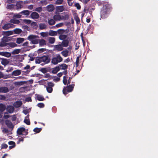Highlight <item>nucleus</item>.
I'll use <instances>...</instances> for the list:
<instances>
[{"label": "nucleus", "instance_id": "obj_7", "mask_svg": "<svg viewBox=\"0 0 158 158\" xmlns=\"http://www.w3.org/2000/svg\"><path fill=\"white\" fill-rule=\"evenodd\" d=\"M5 123L6 125L10 128L13 129L14 127V125L10 120L8 119L5 121Z\"/></svg>", "mask_w": 158, "mask_h": 158}, {"label": "nucleus", "instance_id": "obj_9", "mask_svg": "<svg viewBox=\"0 0 158 158\" xmlns=\"http://www.w3.org/2000/svg\"><path fill=\"white\" fill-rule=\"evenodd\" d=\"M30 16L32 19H38L39 17V15L37 12H34L31 13Z\"/></svg>", "mask_w": 158, "mask_h": 158}, {"label": "nucleus", "instance_id": "obj_13", "mask_svg": "<svg viewBox=\"0 0 158 158\" xmlns=\"http://www.w3.org/2000/svg\"><path fill=\"white\" fill-rule=\"evenodd\" d=\"M0 55L7 57H9L11 56V54L8 52H0Z\"/></svg>", "mask_w": 158, "mask_h": 158}, {"label": "nucleus", "instance_id": "obj_26", "mask_svg": "<svg viewBox=\"0 0 158 158\" xmlns=\"http://www.w3.org/2000/svg\"><path fill=\"white\" fill-rule=\"evenodd\" d=\"M6 109V106L5 105L2 103L0 104V111L2 112L4 111Z\"/></svg>", "mask_w": 158, "mask_h": 158}, {"label": "nucleus", "instance_id": "obj_58", "mask_svg": "<svg viewBox=\"0 0 158 158\" xmlns=\"http://www.w3.org/2000/svg\"><path fill=\"white\" fill-rule=\"evenodd\" d=\"M24 22L27 24L31 23V21L29 19H25L23 20Z\"/></svg>", "mask_w": 158, "mask_h": 158}, {"label": "nucleus", "instance_id": "obj_56", "mask_svg": "<svg viewBox=\"0 0 158 158\" xmlns=\"http://www.w3.org/2000/svg\"><path fill=\"white\" fill-rule=\"evenodd\" d=\"M48 9L49 11H52L54 10V7L52 5L48 6Z\"/></svg>", "mask_w": 158, "mask_h": 158}, {"label": "nucleus", "instance_id": "obj_36", "mask_svg": "<svg viewBox=\"0 0 158 158\" xmlns=\"http://www.w3.org/2000/svg\"><path fill=\"white\" fill-rule=\"evenodd\" d=\"M14 31L15 34H19L22 32V30L19 28H16L14 30Z\"/></svg>", "mask_w": 158, "mask_h": 158}, {"label": "nucleus", "instance_id": "obj_24", "mask_svg": "<svg viewBox=\"0 0 158 158\" xmlns=\"http://www.w3.org/2000/svg\"><path fill=\"white\" fill-rule=\"evenodd\" d=\"M20 14L28 16L30 14V11L28 10H24L20 12Z\"/></svg>", "mask_w": 158, "mask_h": 158}, {"label": "nucleus", "instance_id": "obj_61", "mask_svg": "<svg viewBox=\"0 0 158 158\" xmlns=\"http://www.w3.org/2000/svg\"><path fill=\"white\" fill-rule=\"evenodd\" d=\"M15 0H7L6 2L8 4H11L14 2Z\"/></svg>", "mask_w": 158, "mask_h": 158}, {"label": "nucleus", "instance_id": "obj_35", "mask_svg": "<svg viewBox=\"0 0 158 158\" xmlns=\"http://www.w3.org/2000/svg\"><path fill=\"white\" fill-rule=\"evenodd\" d=\"M20 52V49H15L11 52V54L13 55L17 54H19Z\"/></svg>", "mask_w": 158, "mask_h": 158}, {"label": "nucleus", "instance_id": "obj_22", "mask_svg": "<svg viewBox=\"0 0 158 158\" xmlns=\"http://www.w3.org/2000/svg\"><path fill=\"white\" fill-rule=\"evenodd\" d=\"M57 31L51 30L49 32V35L51 36H54L57 35Z\"/></svg>", "mask_w": 158, "mask_h": 158}, {"label": "nucleus", "instance_id": "obj_51", "mask_svg": "<svg viewBox=\"0 0 158 158\" xmlns=\"http://www.w3.org/2000/svg\"><path fill=\"white\" fill-rule=\"evenodd\" d=\"M46 50V49L45 48H40L38 50V53H40L41 52H45Z\"/></svg>", "mask_w": 158, "mask_h": 158}, {"label": "nucleus", "instance_id": "obj_38", "mask_svg": "<svg viewBox=\"0 0 158 158\" xmlns=\"http://www.w3.org/2000/svg\"><path fill=\"white\" fill-rule=\"evenodd\" d=\"M61 17V19L67 20L69 19V15L68 14H65L64 15H62Z\"/></svg>", "mask_w": 158, "mask_h": 158}, {"label": "nucleus", "instance_id": "obj_48", "mask_svg": "<svg viewBox=\"0 0 158 158\" xmlns=\"http://www.w3.org/2000/svg\"><path fill=\"white\" fill-rule=\"evenodd\" d=\"M1 63L2 65H6L8 64V62L7 60H3L2 61Z\"/></svg>", "mask_w": 158, "mask_h": 158}, {"label": "nucleus", "instance_id": "obj_49", "mask_svg": "<svg viewBox=\"0 0 158 158\" xmlns=\"http://www.w3.org/2000/svg\"><path fill=\"white\" fill-rule=\"evenodd\" d=\"M24 122L27 125H29L30 124V122L29 119H25Z\"/></svg>", "mask_w": 158, "mask_h": 158}, {"label": "nucleus", "instance_id": "obj_53", "mask_svg": "<svg viewBox=\"0 0 158 158\" xmlns=\"http://www.w3.org/2000/svg\"><path fill=\"white\" fill-rule=\"evenodd\" d=\"M37 106L40 108H43L44 107V105L43 103H39L37 104Z\"/></svg>", "mask_w": 158, "mask_h": 158}, {"label": "nucleus", "instance_id": "obj_17", "mask_svg": "<svg viewBox=\"0 0 158 158\" xmlns=\"http://www.w3.org/2000/svg\"><path fill=\"white\" fill-rule=\"evenodd\" d=\"M22 104L21 101H18L14 103V106L16 108L19 107L21 106Z\"/></svg>", "mask_w": 158, "mask_h": 158}, {"label": "nucleus", "instance_id": "obj_25", "mask_svg": "<svg viewBox=\"0 0 158 158\" xmlns=\"http://www.w3.org/2000/svg\"><path fill=\"white\" fill-rule=\"evenodd\" d=\"M48 24L50 25H53L55 23V20L53 19H48Z\"/></svg>", "mask_w": 158, "mask_h": 158}, {"label": "nucleus", "instance_id": "obj_16", "mask_svg": "<svg viewBox=\"0 0 158 158\" xmlns=\"http://www.w3.org/2000/svg\"><path fill=\"white\" fill-rule=\"evenodd\" d=\"M6 8L8 9L15 10V6L13 4H8L7 5Z\"/></svg>", "mask_w": 158, "mask_h": 158}, {"label": "nucleus", "instance_id": "obj_63", "mask_svg": "<svg viewBox=\"0 0 158 158\" xmlns=\"http://www.w3.org/2000/svg\"><path fill=\"white\" fill-rule=\"evenodd\" d=\"M2 132L5 133H7L8 132V130L6 128H4L2 131Z\"/></svg>", "mask_w": 158, "mask_h": 158}, {"label": "nucleus", "instance_id": "obj_15", "mask_svg": "<svg viewBox=\"0 0 158 158\" xmlns=\"http://www.w3.org/2000/svg\"><path fill=\"white\" fill-rule=\"evenodd\" d=\"M69 41L68 40H64L61 43V45L63 47H67L68 46Z\"/></svg>", "mask_w": 158, "mask_h": 158}, {"label": "nucleus", "instance_id": "obj_57", "mask_svg": "<svg viewBox=\"0 0 158 158\" xmlns=\"http://www.w3.org/2000/svg\"><path fill=\"white\" fill-rule=\"evenodd\" d=\"M47 85H48V87H51L52 88V87H53V86L54 85V84L51 82H48L47 83Z\"/></svg>", "mask_w": 158, "mask_h": 158}, {"label": "nucleus", "instance_id": "obj_54", "mask_svg": "<svg viewBox=\"0 0 158 158\" xmlns=\"http://www.w3.org/2000/svg\"><path fill=\"white\" fill-rule=\"evenodd\" d=\"M35 10L38 12H40L42 11V8L41 7H37L35 9Z\"/></svg>", "mask_w": 158, "mask_h": 158}, {"label": "nucleus", "instance_id": "obj_6", "mask_svg": "<svg viewBox=\"0 0 158 158\" xmlns=\"http://www.w3.org/2000/svg\"><path fill=\"white\" fill-rule=\"evenodd\" d=\"M15 27V26L10 23L5 24L2 27V28L4 30L9 29L10 28H13Z\"/></svg>", "mask_w": 158, "mask_h": 158}, {"label": "nucleus", "instance_id": "obj_23", "mask_svg": "<svg viewBox=\"0 0 158 158\" xmlns=\"http://www.w3.org/2000/svg\"><path fill=\"white\" fill-rule=\"evenodd\" d=\"M39 27L40 29L43 30L46 28L47 25L44 23H40L39 24Z\"/></svg>", "mask_w": 158, "mask_h": 158}, {"label": "nucleus", "instance_id": "obj_8", "mask_svg": "<svg viewBox=\"0 0 158 158\" xmlns=\"http://www.w3.org/2000/svg\"><path fill=\"white\" fill-rule=\"evenodd\" d=\"M69 31V30H68L67 29L66 30L62 29H59L57 31V34H58L60 35H61L64 33L67 34L68 33Z\"/></svg>", "mask_w": 158, "mask_h": 158}, {"label": "nucleus", "instance_id": "obj_10", "mask_svg": "<svg viewBox=\"0 0 158 158\" xmlns=\"http://www.w3.org/2000/svg\"><path fill=\"white\" fill-rule=\"evenodd\" d=\"M6 109L7 111L10 113H12L15 110L14 107L11 105L7 106Z\"/></svg>", "mask_w": 158, "mask_h": 158}, {"label": "nucleus", "instance_id": "obj_14", "mask_svg": "<svg viewBox=\"0 0 158 158\" xmlns=\"http://www.w3.org/2000/svg\"><path fill=\"white\" fill-rule=\"evenodd\" d=\"M9 91V90L7 87H0V93H6Z\"/></svg>", "mask_w": 158, "mask_h": 158}, {"label": "nucleus", "instance_id": "obj_39", "mask_svg": "<svg viewBox=\"0 0 158 158\" xmlns=\"http://www.w3.org/2000/svg\"><path fill=\"white\" fill-rule=\"evenodd\" d=\"M41 130H42L41 128L36 127L33 129V131L34 132H35L36 133H39L41 131Z\"/></svg>", "mask_w": 158, "mask_h": 158}, {"label": "nucleus", "instance_id": "obj_64", "mask_svg": "<svg viewBox=\"0 0 158 158\" xmlns=\"http://www.w3.org/2000/svg\"><path fill=\"white\" fill-rule=\"evenodd\" d=\"M6 99V97L4 95H0V100H4Z\"/></svg>", "mask_w": 158, "mask_h": 158}, {"label": "nucleus", "instance_id": "obj_40", "mask_svg": "<svg viewBox=\"0 0 158 158\" xmlns=\"http://www.w3.org/2000/svg\"><path fill=\"white\" fill-rule=\"evenodd\" d=\"M4 34L8 36L11 35L13 34V32L12 31H6L4 32Z\"/></svg>", "mask_w": 158, "mask_h": 158}, {"label": "nucleus", "instance_id": "obj_44", "mask_svg": "<svg viewBox=\"0 0 158 158\" xmlns=\"http://www.w3.org/2000/svg\"><path fill=\"white\" fill-rule=\"evenodd\" d=\"M8 45V43H6L3 41H1L0 43V47H3Z\"/></svg>", "mask_w": 158, "mask_h": 158}, {"label": "nucleus", "instance_id": "obj_55", "mask_svg": "<svg viewBox=\"0 0 158 158\" xmlns=\"http://www.w3.org/2000/svg\"><path fill=\"white\" fill-rule=\"evenodd\" d=\"M43 73H45L47 72V71L46 68H42L40 70Z\"/></svg>", "mask_w": 158, "mask_h": 158}, {"label": "nucleus", "instance_id": "obj_3", "mask_svg": "<svg viewBox=\"0 0 158 158\" xmlns=\"http://www.w3.org/2000/svg\"><path fill=\"white\" fill-rule=\"evenodd\" d=\"M39 37L38 35H30L27 37V39L31 41V44H36L39 43Z\"/></svg>", "mask_w": 158, "mask_h": 158}, {"label": "nucleus", "instance_id": "obj_20", "mask_svg": "<svg viewBox=\"0 0 158 158\" xmlns=\"http://www.w3.org/2000/svg\"><path fill=\"white\" fill-rule=\"evenodd\" d=\"M58 66H59L60 69L65 70L67 69L68 68V66L65 64H59Z\"/></svg>", "mask_w": 158, "mask_h": 158}, {"label": "nucleus", "instance_id": "obj_46", "mask_svg": "<svg viewBox=\"0 0 158 158\" xmlns=\"http://www.w3.org/2000/svg\"><path fill=\"white\" fill-rule=\"evenodd\" d=\"M8 147V145L6 144L2 143L1 145V149H6Z\"/></svg>", "mask_w": 158, "mask_h": 158}, {"label": "nucleus", "instance_id": "obj_18", "mask_svg": "<svg viewBox=\"0 0 158 158\" xmlns=\"http://www.w3.org/2000/svg\"><path fill=\"white\" fill-rule=\"evenodd\" d=\"M39 43L40 46H43L46 45V41L44 39L39 40Z\"/></svg>", "mask_w": 158, "mask_h": 158}, {"label": "nucleus", "instance_id": "obj_5", "mask_svg": "<svg viewBox=\"0 0 158 158\" xmlns=\"http://www.w3.org/2000/svg\"><path fill=\"white\" fill-rule=\"evenodd\" d=\"M63 58L59 54H57L56 57H53L52 59L51 63L52 64L56 65L58 63H60L62 61Z\"/></svg>", "mask_w": 158, "mask_h": 158}, {"label": "nucleus", "instance_id": "obj_28", "mask_svg": "<svg viewBox=\"0 0 158 158\" xmlns=\"http://www.w3.org/2000/svg\"><path fill=\"white\" fill-rule=\"evenodd\" d=\"M9 22L14 24H19L20 23V21L18 19H11Z\"/></svg>", "mask_w": 158, "mask_h": 158}, {"label": "nucleus", "instance_id": "obj_32", "mask_svg": "<svg viewBox=\"0 0 158 158\" xmlns=\"http://www.w3.org/2000/svg\"><path fill=\"white\" fill-rule=\"evenodd\" d=\"M56 10L58 11L62 12L64 10V7L63 6H58L56 7Z\"/></svg>", "mask_w": 158, "mask_h": 158}, {"label": "nucleus", "instance_id": "obj_19", "mask_svg": "<svg viewBox=\"0 0 158 158\" xmlns=\"http://www.w3.org/2000/svg\"><path fill=\"white\" fill-rule=\"evenodd\" d=\"M21 73V71L20 70L17 69L14 71L12 73V75L14 76H18Z\"/></svg>", "mask_w": 158, "mask_h": 158}, {"label": "nucleus", "instance_id": "obj_29", "mask_svg": "<svg viewBox=\"0 0 158 158\" xmlns=\"http://www.w3.org/2000/svg\"><path fill=\"white\" fill-rule=\"evenodd\" d=\"M24 40V39L23 38H19L17 39L16 43L18 44H20L23 43Z\"/></svg>", "mask_w": 158, "mask_h": 158}, {"label": "nucleus", "instance_id": "obj_11", "mask_svg": "<svg viewBox=\"0 0 158 158\" xmlns=\"http://www.w3.org/2000/svg\"><path fill=\"white\" fill-rule=\"evenodd\" d=\"M62 47L61 44H58L55 45L54 46V48L55 50H57L58 51H60L63 49V48Z\"/></svg>", "mask_w": 158, "mask_h": 158}, {"label": "nucleus", "instance_id": "obj_34", "mask_svg": "<svg viewBox=\"0 0 158 158\" xmlns=\"http://www.w3.org/2000/svg\"><path fill=\"white\" fill-rule=\"evenodd\" d=\"M68 53L69 51L67 50L63 51L61 52L62 55L65 57H66L68 56Z\"/></svg>", "mask_w": 158, "mask_h": 158}, {"label": "nucleus", "instance_id": "obj_33", "mask_svg": "<svg viewBox=\"0 0 158 158\" xmlns=\"http://www.w3.org/2000/svg\"><path fill=\"white\" fill-rule=\"evenodd\" d=\"M31 27L34 28L36 29L38 27L37 24L36 22H33L31 23Z\"/></svg>", "mask_w": 158, "mask_h": 158}, {"label": "nucleus", "instance_id": "obj_62", "mask_svg": "<svg viewBox=\"0 0 158 158\" xmlns=\"http://www.w3.org/2000/svg\"><path fill=\"white\" fill-rule=\"evenodd\" d=\"M8 144L11 145H16L15 143L13 141H10L8 142Z\"/></svg>", "mask_w": 158, "mask_h": 158}, {"label": "nucleus", "instance_id": "obj_2", "mask_svg": "<svg viewBox=\"0 0 158 158\" xmlns=\"http://www.w3.org/2000/svg\"><path fill=\"white\" fill-rule=\"evenodd\" d=\"M51 59L49 56H44L41 57H37L35 59V63L40 64L42 62H43L44 64H47L49 63Z\"/></svg>", "mask_w": 158, "mask_h": 158}, {"label": "nucleus", "instance_id": "obj_52", "mask_svg": "<svg viewBox=\"0 0 158 158\" xmlns=\"http://www.w3.org/2000/svg\"><path fill=\"white\" fill-rule=\"evenodd\" d=\"M67 80L66 78V77L64 76L63 80V82L64 85H66L67 83Z\"/></svg>", "mask_w": 158, "mask_h": 158}, {"label": "nucleus", "instance_id": "obj_37", "mask_svg": "<svg viewBox=\"0 0 158 158\" xmlns=\"http://www.w3.org/2000/svg\"><path fill=\"white\" fill-rule=\"evenodd\" d=\"M55 41V39L54 37H49L48 39L49 43L51 44H53Z\"/></svg>", "mask_w": 158, "mask_h": 158}, {"label": "nucleus", "instance_id": "obj_41", "mask_svg": "<svg viewBox=\"0 0 158 158\" xmlns=\"http://www.w3.org/2000/svg\"><path fill=\"white\" fill-rule=\"evenodd\" d=\"M74 19L76 21L77 24H79L80 23V19L78 16H75L74 17Z\"/></svg>", "mask_w": 158, "mask_h": 158}, {"label": "nucleus", "instance_id": "obj_12", "mask_svg": "<svg viewBox=\"0 0 158 158\" xmlns=\"http://www.w3.org/2000/svg\"><path fill=\"white\" fill-rule=\"evenodd\" d=\"M25 130V129L24 127H20L18 129L17 131V133L19 135H22L23 132Z\"/></svg>", "mask_w": 158, "mask_h": 158}, {"label": "nucleus", "instance_id": "obj_27", "mask_svg": "<svg viewBox=\"0 0 158 158\" xmlns=\"http://www.w3.org/2000/svg\"><path fill=\"white\" fill-rule=\"evenodd\" d=\"M53 19L56 21L60 20L61 19V17L59 15H55L53 17Z\"/></svg>", "mask_w": 158, "mask_h": 158}, {"label": "nucleus", "instance_id": "obj_59", "mask_svg": "<svg viewBox=\"0 0 158 158\" xmlns=\"http://www.w3.org/2000/svg\"><path fill=\"white\" fill-rule=\"evenodd\" d=\"M25 138L24 137H23L19 139V141L17 142V143L19 144L20 142H23L24 140V138Z\"/></svg>", "mask_w": 158, "mask_h": 158}, {"label": "nucleus", "instance_id": "obj_47", "mask_svg": "<svg viewBox=\"0 0 158 158\" xmlns=\"http://www.w3.org/2000/svg\"><path fill=\"white\" fill-rule=\"evenodd\" d=\"M63 1V0H57L55 2V3L57 5L61 4L62 3Z\"/></svg>", "mask_w": 158, "mask_h": 158}, {"label": "nucleus", "instance_id": "obj_31", "mask_svg": "<svg viewBox=\"0 0 158 158\" xmlns=\"http://www.w3.org/2000/svg\"><path fill=\"white\" fill-rule=\"evenodd\" d=\"M67 35H60L59 36V39L61 40H65L67 38Z\"/></svg>", "mask_w": 158, "mask_h": 158}, {"label": "nucleus", "instance_id": "obj_21", "mask_svg": "<svg viewBox=\"0 0 158 158\" xmlns=\"http://www.w3.org/2000/svg\"><path fill=\"white\" fill-rule=\"evenodd\" d=\"M60 70V68L59 66H56L52 69V73L53 74L56 73L58 71Z\"/></svg>", "mask_w": 158, "mask_h": 158}, {"label": "nucleus", "instance_id": "obj_60", "mask_svg": "<svg viewBox=\"0 0 158 158\" xmlns=\"http://www.w3.org/2000/svg\"><path fill=\"white\" fill-rule=\"evenodd\" d=\"M63 23H60L58 24H56V27H59L63 26Z\"/></svg>", "mask_w": 158, "mask_h": 158}, {"label": "nucleus", "instance_id": "obj_45", "mask_svg": "<svg viewBox=\"0 0 158 158\" xmlns=\"http://www.w3.org/2000/svg\"><path fill=\"white\" fill-rule=\"evenodd\" d=\"M15 6V10H18L21 8V5L20 3H17Z\"/></svg>", "mask_w": 158, "mask_h": 158}, {"label": "nucleus", "instance_id": "obj_1", "mask_svg": "<svg viewBox=\"0 0 158 158\" xmlns=\"http://www.w3.org/2000/svg\"><path fill=\"white\" fill-rule=\"evenodd\" d=\"M111 10V8L109 5H106L103 6L100 12L101 17L102 19L107 18L108 15L110 12Z\"/></svg>", "mask_w": 158, "mask_h": 158}, {"label": "nucleus", "instance_id": "obj_50", "mask_svg": "<svg viewBox=\"0 0 158 158\" xmlns=\"http://www.w3.org/2000/svg\"><path fill=\"white\" fill-rule=\"evenodd\" d=\"M78 10H80L81 9V6L78 3H76L74 5Z\"/></svg>", "mask_w": 158, "mask_h": 158}, {"label": "nucleus", "instance_id": "obj_30", "mask_svg": "<svg viewBox=\"0 0 158 158\" xmlns=\"http://www.w3.org/2000/svg\"><path fill=\"white\" fill-rule=\"evenodd\" d=\"M8 45L11 48H14L17 46V45L14 42H10L8 43Z\"/></svg>", "mask_w": 158, "mask_h": 158}, {"label": "nucleus", "instance_id": "obj_43", "mask_svg": "<svg viewBox=\"0 0 158 158\" xmlns=\"http://www.w3.org/2000/svg\"><path fill=\"white\" fill-rule=\"evenodd\" d=\"M47 91L49 93H51L53 91V89L51 87H46Z\"/></svg>", "mask_w": 158, "mask_h": 158}, {"label": "nucleus", "instance_id": "obj_42", "mask_svg": "<svg viewBox=\"0 0 158 158\" xmlns=\"http://www.w3.org/2000/svg\"><path fill=\"white\" fill-rule=\"evenodd\" d=\"M37 98V100L39 101H43L45 100L44 98L40 95H38Z\"/></svg>", "mask_w": 158, "mask_h": 158}, {"label": "nucleus", "instance_id": "obj_4", "mask_svg": "<svg viewBox=\"0 0 158 158\" xmlns=\"http://www.w3.org/2000/svg\"><path fill=\"white\" fill-rule=\"evenodd\" d=\"M75 86L74 84L69 85L67 86H64L63 89V93L64 95L67 94L68 93L72 92Z\"/></svg>", "mask_w": 158, "mask_h": 158}]
</instances>
